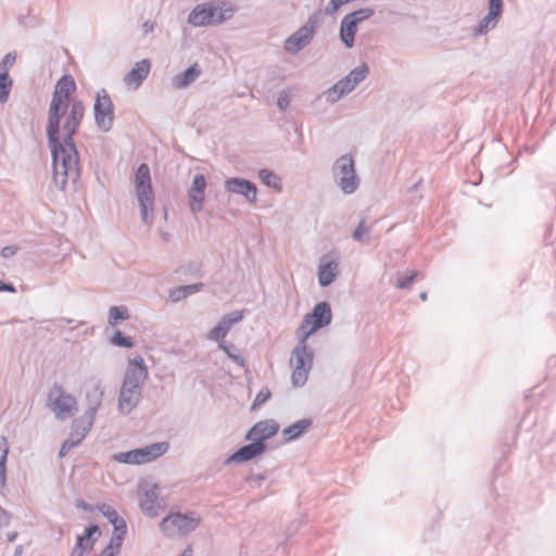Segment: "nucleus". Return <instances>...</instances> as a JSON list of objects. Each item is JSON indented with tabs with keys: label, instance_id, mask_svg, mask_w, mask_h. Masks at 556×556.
<instances>
[{
	"label": "nucleus",
	"instance_id": "1",
	"mask_svg": "<svg viewBox=\"0 0 556 556\" xmlns=\"http://www.w3.org/2000/svg\"><path fill=\"white\" fill-rule=\"evenodd\" d=\"M332 313L328 302L317 303L311 313L304 316L300 326L302 336L298 344L291 352L290 364L293 367L291 381L294 387H303L312 369L314 353L308 348L306 341L309 336L318 329L328 326L331 323Z\"/></svg>",
	"mask_w": 556,
	"mask_h": 556
},
{
	"label": "nucleus",
	"instance_id": "46",
	"mask_svg": "<svg viewBox=\"0 0 556 556\" xmlns=\"http://www.w3.org/2000/svg\"><path fill=\"white\" fill-rule=\"evenodd\" d=\"M503 12V0H489V13L500 17Z\"/></svg>",
	"mask_w": 556,
	"mask_h": 556
},
{
	"label": "nucleus",
	"instance_id": "48",
	"mask_svg": "<svg viewBox=\"0 0 556 556\" xmlns=\"http://www.w3.org/2000/svg\"><path fill=\"white\" fill-rule=\"evenodd\" d=\"M15 62V55L8 53L4 55L0 63V72L9 73V66H12Z\"/></svg>",
	"mask_w": 556,
	"mask_h": 556
},
{
	"label": "nucleus",
	"instance_id": "31",
	"mask_svg": "<svg viewBox=\"0 0 556 556\" xmlns=\"http://www.w3.org/2000/svg\"><path fill=\"white\" fill-rule=\"evenodd\" d=\"M306 46V42L300 36H298L296 33L292 34L285 41V50L289 54H296Z\"/></svg>",
	"mask_w": 556,
	"mask_h": 556
},
{
	"label": "nucleus",
	"instance_id": "49",
	"mask_svg": "<svg viewBox=\"0 0 556 556\" xmlns=\"http://www.w3.org/2000/svg\"><path fill=\"white\" fill-rule=\"evenodd\" d=\"M169 299L173 301V302H179L184 299H186V294L182 290V287H177L175 288L174 290H172L169 292Z\"/></svg>",
	"mask_w": 556,
	"mask_h": 556
},
{
	"label": "nucleus",
	"instance_id": "23",
	"mask_svg": "<svg viewBox=\"0 0 556 556\" xmlns=\"http://www.w3.org/2000/svg\"><path fill=\"white\" fill-rule=\"evenodd\" d=\"M321 12L320 10L315 11L312 13L306 22V24L302 27H300L295 33L298 36H300L306 45H308L312 39L314 38V35L316 33V28L320 22Z\"/></svg>",
	"mask_w": 556,
	"mask_h": 556
},
{
	"label": "nucleus",
	"instance_id": "39",
	"mask_svg": "<svg viewBox=\"0 0 556 556\" xmlns=\"http://www.w3.org/2000/svg\"><path fill=\"white\" fill-rule=\"evenodd\" d=\"M375 14V10L371 8H362L348 14L354 22L358 23L370 18Z\"/></svg>",
	"mask_w": 556,
	"mask_h": 556
},
{
	"label": "nucleus",
	"instance_id": "56",
	"mask_svg": "<svg viewBox=\"0 0 556 556\" xmlns=\"http://www.w3.org/2000/svg\"><path fill=\"white\" fill-rule=\"evenodd\" d=\"M76 507L81 508L85 511H91L92 507L86 503L84 500H77L76 501Z\"/></svg>",
	"mask_w": 556,
	"mask_h": 556
},
{
	"label": "nucleus",
	"instance_id": "22",
	"mask_svg": "<svg viewBox=\"0 0 556 556\" xmlns=\"http://www.w3.org/2000/svg\"><path fill=\"white\" fill-rule=\"evenodd\" d=\"M356 33L357 24L346 14L340 24V39L346 48H352L354 46Z\"/></svg>",
	"mask_w": 556,
	"mask_h": 556
},
{
	"label": "nucleus",
	"instance_id": "10",
	"mask_svg": "<svg viewBox=\"0 0 556 556\" xmlns=\"http://www.w3.org/2000/svg\"><path fill=\"white\" fill-rule=\"evenodd\" d=\"M168 448V442H156L140 448L117 453L114 455V459L121 464L142 465L157 459Z\"/></svg>",
	"mask_w": 556,
	"mask_h": 556
},
{
	"label": "nucleus",
	"instance_id": "53",
	"mask_svg": "<svg viewBox=\"0 0 556 556\" xmlns=\"http://www.w3.org/2000/svg\"><path fill=\"white\" fill-rule=\"evenodd\" d=\"M89 552H91L90 545H88L87 547H79V545L75 544L70 556H84L86 553Z\"/></svg>",
	"mask_w": 556,
	"mask_h": 556
},
{
	"label": "nucleus",
	"instance_id": "11",
	"mask_svg": "<svg viewBox=\"0 0 556 556\" xmlns=\"http://www.w3.org/2000/svg\"><path fill=\"white\" fill-rule=\"evenodd\" d=\"M200 519L193 514L174 513L161 522L162 531L170 538L186 535L198 528Z\"/></svg>",
	"mask_w": 556,
	"mask_h": 556
},
{
	"label": "nucleus",
	"instance_id": "32",
	"mask_svg": "<svg viewBox=\"0 0 556 556\" xmlns=\"http://www.w3.org/2000/svg\"><path fill=\"white\" fill-rule=\"evenodd\" d=\"M498 18L500 17L488 12V14L479 22V25L475 29V35H483L490 29H493L496 26Z\"/></svg>",
	"mask_w": 556,
	"mask_h": 556
},
{
	"label": "nucleus",
	"instance_id": "6",
	"mask_svg": "<svg viewBox=\"0 0 556 556\" xmlns=\"http://www.w3.org/2000/svg\"><path fill=\"white\" fill-rule=\"evenodd\" d=\"M233 13V8L226 7L225 3H201L191 10L188 15V23L194 27L218 25L231 18Z\"/></svg>",
	"mask_w": 556,
	"mask_h": 556
},
{
	"label": "nucleus",
	"instance_id": "20",
	"mask_svg": "<svg viewBox=\"0 0 556 556\" xmlns=\"http://www.w3.org/2000/svg\"><path fill=\"white\" fill-rule=\"evenodd\" d=\"M151 70V63L149 60L143 59L138 61L135 66L124 77V83L128 87L137 89L143 80L148 77Z\"/></svg>",
	"mask_w": 556,
	"mask_h": 556
},
{
	"label": "nucleus",
	"instance_id": "33",
	"mask_svg": "<svg viewBox=\"0 0 556 556\" xmlns=\"http://www.w3.org/2000/svg\"><path fill=\"white\" fill-rule=\"evenodd\" d=\"M12 88V79L9 73L0 72V103H5Z\"/></svg>",
	"mask_w": 556,
	"mask_h": 556
},
{
	"label": "nucleus",
	"instance_id": "60",
	"mask_svg": "<svg viewBox=\"0 0 556 556\" xmlns=\"http://www.w3.org/2000/svg\"><path fill=\"white\" fill-rule=\"evenodd\" d=\"M143 28H144V31L146 33H149V31H152L153 30V24L149 23V22H146L143 24Z\"/></svg>",
	"mask_w": 556,
	"mask_h": 556
},
{
	"label": "nucleus",
	"instance_id": "41",
	"mask_svg": "<svg viewBox=\"0 0 556 556\" xmlns=\"http://www.w3.org/2000/svg\"><path fill=\"white\" fill-rule=\"evenodd\" d=\"M227 333L228 331H226V329L217 323V325L211 330L208 339L215 340L219 343L220 341H224Z\"/></svg>",
	"mask_w": 556,
	"mask_h": 556
},
{
	"label": "nucleus",
	"instance_id": "24",
	"mask_svg": "<svg viewBox=\"0 0 556 556\" xmlns=\"http://www.w3.org/2000/svg\"><path fill=\"white\" fill-rule=\"evenodd\" d=\"M338 271V264L334 261H330L327 263H321L318 266V282L321 287L330 286L336 277Z\"/></svg>",
	"mask_w": 556,
	"mask_h": 556
},
{
	"label": "nucleus",
	"instance_id": "3",
	"mask_svg": "<svg viewBox=\"0 0 556 556\" xmlns=\"http://www.w3.org/2000/svg\"><path fill=\"white\" fill-rule=\"evenodd\" d=\"M148 374V367L141 356L129 361L118 395L119 413L128 415L138 406Z\"/></svg>",
	"mask_w": 556,
	"mask_h": 556
},
{
	"label": "nucleus",
	"instance_id": "63",
	"mask_svg": "<svg viewBox=\"0 0 556 556\" xmlns=\"http://www.w3.org/2000/svg\"><path fill=\"white\" fill-rule=\"evenodd\" d=\"M162 238L167 241L169 238V235L167 232L162 233Z\"/></svg>",
	"mask_w": 556,
	"mask_h": 556
},
{
	"label": "nucleus",
	"instance_id": "51",
	"mask_svg": "<svg viewBox=\"0 0 556 556\" xmlns=\"http://www.w3.org/2000/svg\"><path fill=\"white\" fill-rule=\"evenodd\" d=\"M16 252H17L16 245H7V247L2 248L1 256L4 258H9V257L15 255Z\"/></svg>",
	"mask_w": 556,
	"mask_h": 556
},
{
	"label": "nucleus",
	"instance_id": "47",
	"mask_svg": "<svg viewBox=\"0 0 556 556\" xmlns=\"http://www.w3.org/2000/svg\"><path fill=\"white\" fill-rule=\"evenodd\" d=\"M87 424L86 414L81 418H76L73 420L72 424V431L71 433H76V437L80 434L83 431V427Z\"/></svg>",
	"mask_w": 556,
	"mask_h": 556
},
{
	"label": "nucleus",
	"instance_id": "58",
	"mask_svg": "<svg viewBox=\"0 0 556 556\" xmlns=\"http://www.w3.org/2000/svg\"><path fill=\"white\" fill-rule=\"evenodd\" d=\"M18 533L16 531H11L7 533V540L9 542H14L17 538Z\"/></svg>",
	"mask_w": 556,
	"mask_h": 556
},
{
	"label": "nucleus",
	"instance_id": "34",
	"mask_svg": "<svg viewBox=\"0 0 556 556\" xmlns=\"http://www.w3.org/2000/svg\"><path fill=\"white\" fill-rule=\"evenodd\" d=\"M243 316V311H233L231 313L224 315L218 321V324H220L226 329V331L229 332V330L235 324L242 320Z\"/></svg>",
	"mask_w": 556,
	"mask_h": 556
},
{
	"label": "nucleus",
	"instance_id": "14",
	"mask_svg": "<svg viewBox=\"0 0 556 556\" xmlns=\"http://www.w3.org/2000/svg\"><path fill=\"white\" fill-rule=\"evenodd\" d=\"M139 506L148 517H156L163 509L155 484L144 483L139 489Z\"/></svg>",
	"mask_w": 556,
	"mask_h": 556
},
{
	"label": "nucleus",
	"instance_id": "43",
	"mask_svg": "<svg viewBox=\"0 0 556 556\" xmlns=\"http://www.w3.org/2000/svg\"><path fill=\"white\" fill-rule=\"evenodd\" d=\"M349 2L350 0H330L325 8V13L327 15H332L340 9L341 5Z\"/></svg>",
	"mask_w": 556,
	"mask_h": 556
},
{
	"label": "nucleus",
	"instance_id": "30",
	"mask_svg": "<svg viewBox=\"0 0 556 556\" xmlns=\"http://www.w3.org/2000/svg\"><path fill=\"white\" fill-rule=\"evenodd\" d=\"M127 534V525L126 522L119 523V526L115 525L112 536L110 539V545L113 546L116 551L121 552V547L125 536Z\"/></svg>",
	"mask_w": 556,
	"mask_h": 556
},
{
	"label": "nucleus",
	"instance_id": "61",
	"mask_svg": "<svg viewBox=\"0 0 556 556\" xmlns=\"http://www.w3.org/2000/svg\"><path fill=\"white\" fill-rule=\"evenodd\" d=\"M192 548L190 546H188L181 554V556H192Z\"/></svg>",
	"mask_w": 556,
	"mask_h": 556
},
{
	"label": "nucleus",
	"instance_id": "26",
	"mask_svg": "<svg viewBox=\"0 0 556 556\" xmlns=\"http://www.w3.org/2000/svg\"><path fill=\"white\" fill-rule=\"evenodd\" d=\"M101 535V530L98 525L92 523L89 527L85 529V532L83 535L77 536L76 544L79 545V547H87L90 545L91 551L93 549L94 543Z\"/></svg>",
	"mask_w": 556,
	"mask_h": 556
},
{
	"label": "nucleus",
	"instance_id": "62",
	"mask_svg": "<svg viewBox=\"0 0 556 556\" xmlns=\"http://www.w3.org/2000/svg\"><path fill=\"white\" fill-rule=\"evenodd\" d=\"M419 298L422 300V301H426L427 300V292H421L419 294Z\"/></svg>",
	"mask_w": 556,
	"mask_h": 556
},
{
	"label": "nucleus",
	"instance_id": "12",
	"mask_svg": "<svg viewBox=\"0 0 556 556\" xmlns=\"http://www.w3.org/2000/svg\"><path fill=\"white\" fill-rule=\"evenodd\" d=\"M93 116L97 127L103 132H109L114 125V104L109 92L102 88L96 94Z\"/></svg>",
	"mask_w": 556,
	"mask_h": 556
},
{
	"label": "nucleus",
	"instance_id": "4",
	"mask_svg": "<svg viewBox=\"0 0 556 556\" xmlns=\"http://www.w3.org/2000/svg\"><path fill=\"white\" fill-rule=\"evenodd\" d=\"M135 192L140 206L141 220L143 224L150 226L154 217V193L150 168L146 163H141L136 170Z\"/></svg>",
	"mask_w": 556,
	"mask_h": 556
},
{
	"label": "nucleus",
	"instance_id": "55",
	"mask_svg": "<svg viewBox=\"0 0 556 556\" xmlns=\"http://www.w3.org/2000/svg\"><path fill=\"white\" fill-rule=\"evenodd\" d=\"M1 291H7V292L13 293V292H15V288L13 285L7 283V282L0 280V292Z\"/></svg>",
	"mask_w": 556,
	"mask_h": 556
},
{
	"label": "nucleus",
	"instance_id": "50",
	"mask_svg": "<svg viewBox=\"0 0 556 556\" xmlns=\"http://www.w3.org/2000/svg\"><path fill=\"white\" fill-rule=\"evenodd\" d=\"M181 287H182V290L187 298L191 294L199 292L202 289L203 285L202 283H192V285H186V286H181Z\"/></svg>",
	"mask_w": 556,
	"mask_h": 556
},
{
	"label": "nucleus",
	"instance_id": "2",
	"mask_svg": "<svg viewBox=\"0 0 556 556\" xmlns=\"http://www.w3.org/2000/svg\"><path fill=\"white\" fill-rule=\"evenodd\" d=\"M60 129L47 126V139L52 157V179L56 188L64 191L68 184L76 187L81 173L75 141L61 139Z\"/></svg>",
	"mask_w": 556,
	"mask_h": 556
},
{
	"label": "nucleus",
	"instance_id": "35",
	"mask_svg": "<svg viewBox=\"0 0 556 556\" xmlns=\"http://www.w3.org/2000/svg\"><path fill=\"white\" fill-rule=\"evenodd\" d=\"M128 318V311L125 306H111L109 309V324L114 326L118 320Z\"/></svg>",
	"mask_w": 556,
	"mask_h": 556
},
{
	"label": "nucleus",
	"instance_id": "42",
	"mask_svg": "<svg viewBox=\"0 0 556 556\" xmlns=\"http://www.w3.org/2000/svg\"><path fill=\"white\" fill-rule=\"evenodd\" d=\"M416 276H417V271L413 270L409 274H407L406 276L399 278L396 281V288H399V289L409 288L412 282L416 278Z\"/></svg>",
	"mask_w": 556,
	"mask_h": 556
},
{
	"label": "nucleus",
	"instance_id": "36",
	"mask_svg": "<svg viewBox=\"0 0 556 556\" xmlns=\"http://www.w3.org/2000/svg\"><path fill=\"white\" fill-rule=\"evenodd\" d=\"M100 511L109 519L113 527H115V525L119 526V523L126 522L125 519L119 517L117 511L110 505L103 504L100 507Z\"/></svg>",
	"mask_w": 556,
	"mask_h": 556
},
{
	"label": "nucleus",
	"instance_id": "29",
	"mask_svg": "<svg viewBox=\"0 0 556 556\" xmlns=\"http://www.w3.org/2000/svg\"><path fill=\"white\" fill-rule=\"evenodd\" d=\"M9 454V443L5 437H0V490L7 482V458Z\"/></svg>",
	"mask_w": 556,
	"mask_h": 556
},
{
	"label": "nucleus",
	"instance_id": "13",
	"mask_svg": "<svg viewBox=\"0 0 556 556\" xmlns=\"http://www.w3.org/2000/svg\"><path fill=\"white\" fill-rule=\"evenodd\" d=\"M63 124L64 136L62 139L74 141V136L78 131L85 116L86 108L81 100H73L68 108Z\"/></svg>",
	"mask_w": 556,
	"mask_h": 556
},
{
	"label": "nucleus",
	"instance_id": "8",
	"mask_svg": "<svg viewBox=\"0 0 556 556\" xmlns=\"http://www.w3.org/2000/svg\"><path fill=\"white\" fill-rule=\"evenodd\" d=\"M332 175L343 193L352 194L357 190L359 178L351 154L341 155L336 160L332 166Z\"/></svg>",
	"mask_w": 556,
	"mask_h": 556
},
{
	"label": "nucleus",
	"instance_id": "9",
	"mask_svg": "<svg viewBox=\"0 0 556 556\" xmlns=\"http://www.w3.org/2000/svg\"><path fill=\"white\" fill-rule=\"evenodd\" d=\"M369 75V66L363 62L353 68L345 77L338 80L326 91V99L330 103H336L343 96L353 91L356 86L364 81Z\"/></svg>",
	"mask_w": 556,
	"mask_h": 556
},
{
	"label": "nucleus",
	"instance_id": "54",
	"mask_svg": "<svg viewBox=\"0 0 556 556\" xmlns=\"http://www.w3.org/2000/svg\"><path fill=\"white\" fill-rule=\"evenodd\" d=\"M119 554L113 546L110 544L99 554L100 556H115Z\"/></svg>",
	"mask_w": 556,
	"mask_h": 556
},
{
	"label": "nucleus",
	"instance_id": "28",
	"mask_svg": "<svg viewBox=\"0 0 556 556\" xmlns=\"http://www.w3.org/2000/svg\"><path fill=\"white\" fill-rule=\"evenodd\" d=\"M258 178L266 187L273 188L277 192L282 190L281 178L273 170L267 168L260 169Z\"/></svg>",
	"mask_w": 556,
	"mask_h": 556
},
{
	"label": "nucleus",
	"instance_id": "40",
	"mask_svg": "<svg viewBox=\"0 0 556 556\" xmlns=\"http://www.w3.org/2000/svg\"><path fill=\"white\" fill-rule=\"evenodd\" d=\"M111 343L122 348H132L134 341L130 337L123 334L121 331H116L112 338Z\"/></svg>",
	"mask_w": 556,
	"mask_h": 556
},
{
	"label": "nucleus",
	"instance_id": "5",
	"mask_svg": "<svg viewBox=\"0 0 556 556\" xmlns=\"http://www.w3.org/2000/svg\"><path fill=\"white\" fill-rule=\"evenodd\" d=\"M76 91V83L72 75H63L55 84L48 111L47 126L61 127V119L71 103V96Z\"/></svg>",
	"mask_w": 556,
	"mask_h": 556
},
{
	"label": "nucleus",
	"instance_id": "57",
	"mask_svg": "<svg viewBox=\"0 0 556 556\" xmlns=\"http://www.w3.org/2000/svg\"><path fill=\"white\" fill-rule=\"evenodd\" d=\"M264 480L265 476L263 473L253 475L247 478V481H255L258 484Z\"/></svg>",
	"mask_w": 556,
	"mask_h": 556
},
{
	"label": "nucleus",
	"instance_id": "38",
	"mask_svg": "<svg viewBox=\"0 0 556 556\" xmlns=\"http://www.w3.org/2000/svg\"><path fill=\"white\" fill-rule=\"evenodd\" d=\"M219 349H222L226 354L227 356L233 361L236 364L240 365V366H244L245 365V361L244 358L239 355V354H236L233 353L232 351L236 350L235 345H228L225 341H220L219 342Z\"/></svg>",
	"mask_w": 556,
	"mask_h": 556
},
{
	"label": "nucleus",
	"instance_id": "21",
	"mask_svg": "<svg viewBox=\"0 0 556 556\" xmlns=\"http://www.w3.org/2000/svg\"><path fill=\"white\" fill-rule=\"evenodd\" d=\"M201 75V68L198 63L188 66L182 73L174 76L172 85L175 89H184L190 86Z\"/></svg>",
	"mask_w": 556,
	"mask_h": 556
},
{
	"label": "nucleus",
	"instance_id": "64",
	"mask_svg": "<svg viewBox=\"0 0 556 556\" xmlns=\"http://www.w3.org/2000/svg\"><path fill=\"white\" fill-rule=\"evenodd\" d=\"M62 320L66 321L67 324L72 323V319H68V318H62Z\"/></svg>",
	"mask_w": 556,
	"mask_h": 556
},
{
	"label": "nucleus",
	"instance_id": "7",
	"mask_svg": "<svg viewBox=\"0 0 556 556\" xmlns=\"http://www.w3.org/2000/svg\"><path fill=\"white\" fill-rule=\"evenodd\" d=\"M47 406L60 420L67 419L76 414L78 405L76 399L67 393L65 389L54 383L47 394Z\"/></svg>",
	"mask_w": 556,
	"mask_h": 556
},
{
	"label": "nucleus",
	"instance_id": "25",
	"mask_svg": "<svg viewBox=\"0 0 556 556\" xmlns=\"http://www.w3.org/2000/svg\"><path fill=\"white\" fill-rule=\"evenodd\" d=\"M312 426V419H300L293 422L292 425L286 427L282 430V434L287 442L296 440L302 435V433L307 430Z\"/></svg>",
	"mask_w": 556,
	"mask_h": 556
},
{
	"label": "nucleus",
	"instance_id": "45",
	"mask_svg": "<svg viewBox=\"0 0 556 556\" xmlns=\"http://www.w3.org/2000/svg\"><path fill=\"white\" fill-rule=\"evenodd\" d=\"M270 395L271 393L268 388L261 389L254 399L253 407L264 404L270 397Z\"/></svg>",
	"mask_w": 556,
	"mask_h": 556
},
{
	"label": "nucleus",
	"instance_id": "18",
	"mask_svg": "<svg viewBox=\"0 0 556 556\" xmlns=\"http://www.w3.org/2000/svg\"><path fill=\"white\" fill-rule=\"evenodd\" d=\"M266 451V444L252 441L250 444L243 445L238 448L235 453H232L228 458H226L225 464L231 463H244L249 462L260 455H262Z\"/></svg>",
	"mask_w": 556,
	"mask_h": 556
},
{
	"label": "nucleus",
	"instance_id": "19",
	"mask_svg": "<svg viewBox=\"0 0 556 556\" xmlns=\"http://www.w3.org/2000/svg\"><path fill=\"white\" fill-rule=\"evenodd\" d=\"M88 407L86 409L87 429H91L97 416L99 406L103 400V391L100 381L97 382L86 394Z\"/></svg>",
	"mask_w": 556,
	"mask_h": 556
},
{
	"label": "nucleus",
	"instance_id": "44",
	"mask_svg": "<svg viewBox=\"0 0 556 556\" xmlns=\"http://www.w3.org/2000/svg\"><path fill=\"white\" fill-rule=\"evenodd\" d=\"M291 102V96L290 92L287 90H282L277 100V105L281 111H286L287 108L290 105Z\"/></svg>",
	"mask_w": 556,
	"mask_h": 556
},
{
	"label": "nucleus",
	"instance_id": "52",
	"mask_svg": "<svg viewBox=\"0 0 556 556\" xmlns=\"http://www.w3.org/2000/svg\"><path fill=\"white\" fill-rule=\"evenodd\" d=\"M11 523V515L3 508H0V526L9 527Z\"/></svg>",
	"mask_w": 556,
	"mask_h": 556
},
{
	"label": "nucleus",
	"instance_id": "27",
	"mask_svg": "<svg viewBox=\"0 0 556 556\" xmlns=\"http://www.w3.org/2000/svg\"><path fill=\"white\" fill-rule=\"evenodd\" d=\"M90 429H87V424L83 427V431L78 437H76V433H70L68 438L63 442V444L60 447L59 456L64 457L73 447L80 444V442L85 439V437L88 434Z\"/></svg>",
	"mask_w": 556,
	"mask_h": 556
},
{
	"label": "nucleus",
	"instance_id": "37",
	"mask_svg": "<svg viewBox=\"0 0 556 556\" xmlns=\"http://www.w3.org/2000/svg\"><path fill=\"white\" fill-rule=\"evenodd\" d=\"M369 228L365 225V218L363 217L352 233L353 240L357 242H368Z\"/></svg>",
	"mask_w": 556,
	"mask_h": 556
},
{
	"label": "nucleus",
	"instance_id": "59",
	"mask_svg": "<svg viewBox=\"0 0 556 556\" xmlns=\"http://www.w3.org/2000/svg\"><path fill=\"white\" fill-rule=\"evenodd\" d=\"M24 553V546L23 545H17L14 549V556H22Z\"/></svg>",
	"mask_w": 556,
	"mask_h": 556
},
{
	"label": "nucleus",
	"instance_id": "17",
	"mask_svg": "<svg viewBox=\"0 0 556 556\" xmlns=\"http://www.w3.org/2000/svg\"><path fill=\"white\" fill-rule=\"evenodd\" d=\"M279 430V425L273 420H261L256 422L245 434V439L265 443L267 439L274 437Z\"/></svg>",
	"mask_w": 556,
	"mask_h": 556
},
{
	"label": "nucleus",
	"instance_id": "16",
	"mask_svg": "<svg viewBox=\"0 0 556 556\" xmlns=\"http://www.w3.org/2000/svg\"><path fill=\"white\" fill-rule=\"evenodd\" d=\"M206 179L203 174H195L192 179L191 187L188 191L190 210L199 213L203 208L205 200Z\"/></svg>",
	"mask_w": 556,
	"mask_h": 556
},
{
	"label": "nucleus",
	"instance_id": "15",
	"mask_svg": "<svg viewBox=\"0 0 556 556\" xmlns=\"http://www.w3.org/2000/svg\"><path fill=\"white\" fill-rule=\"evenodd\" d=\"M225 190L227 192L242 195L250 204L257 202L256 185L248 179L233 177L225 181Z\"/></svg>",
	"mask_w": 556,
	"mask_h": 556
}]
</instances>
